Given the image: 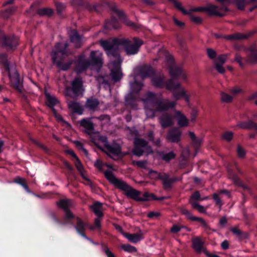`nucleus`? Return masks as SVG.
I'll return each mask as SVG.
<instances>
[{"instance_id":"f257e3e1","label":"nucleus","mask_w":257,"mask_h":257,"mask_svg":"<svg viewBox=\"0 0 257 257\" xmlns=\"http://www.w3.org/2000/svg\"><path fill=\"white\" fill-rule=\"evenodd\" d=\"M100 45L105 52L110 51L114 56H120L118 50L120 47H122L127 55H132L137 54L140 47L143 45L141 40L135 38L133 42L123 38H114L109 40H102L99 41Z\"/></svg>"},{"instance_id":"f03ea898","label":"nucleus","mask_w":257,"mask_h":257,"mask_svg":"<svg viewBox=\"0 0 257 257\" xmlns=\"http://www.w3.org/2000/svg\"><path fill=\"white\" fill-rule=\"evenodd\" d=\"M152 82L153 84L156 87H163L165 86L167 89L172 91L173 96L176 100L179 99L181 97H183L186 103H189L190 95L187 93L186 90L180 83H175L172 79H169L165 82L164 76H157L153 77Z\"/></svg>"},{"instance_id":"7ed1b4c3","label":"nucleus","mask_w":257,"mask_h":257,"mask_svg":"<svg viewBox=\"0 0 257 257\" xmlns=\"http://www.w3.org/2000/svg\"><path fill=\"white\" fill-rule=\"evenodd\" d=\"M104 174L111 184L115 187L123 191L125 195L136 201H140V200H142L141 199V193L140 191L133 188L123 180L116 178L111 171H105L104 172Z\"/></svg>"},{"instance_id":"20e7f679","label":"nucleus","mask_w":257,"mask_h":257,"mask_svg":"<svg viewBox=\"0 0 257 257\" xmlns=\"http://www.w3.org/2000/svg\"><path fill=\"white\" fill-rule=\"evenodd\" d=\"M68 44L58 43L55 47L52 53V57L54 63L61 70H66L70 67L72 61L68 58L67 50Z\"/></svg>"},{"instance_id":"39448f33","label":"nucleus","mask_w":257,"mask_h":257,"mask_svg":"<svg viewBox=\"0 0 257 257\" xmlns=\"http://www.w3.org/2000/svg\"><path fill=\"white\" fill-rule=\"evenodd\" d=\"M248 54L246 58L242 56L243 51L240 50V52L235 55L234 61L237 62L241 68L248 64H257V45H251L247 50Z\"/></svg>"},{"instance_id":"423d86ee","label":"nucleus","mask_w":257,"mask_h":257,"mask_svg":"<svg viewBox=\"0 0 257 257\" xmlns=\"http://www.w3.org/2000/svg\"><path fill=\"white\" fill-rule=\"evenodd\" d=\"M0 62L9 72L11 86L18 92L23 93V86L17 71L15 68L10 70L8 62L5 56H1Z\"/></svg>"},{"instance_id":"0eeeda50","label":"nucleus","mask_w":257,"mask_h":257,"mask_svg":"<svg viewBox=\"0 0 257 257\" xmlns=\"http://www.w3.org/2000/svg\"><path fill=\"white\" fill-rule=\"evenodd\" d=\"M105 53L109 60L108 66L110 70V75L114 81H118L122 77V73L120 68L121 61L120 56H114L108 51L105 52Z\"/></svg>"},{"instance_id":"6e6552de","label":"nucleus","mask_w":257,"mask_h":257,"mask_svg":"<svg viewBox=\"0 0 257 257\" xmlns=\"http://www.w3.org/2000/svg\"><path fill=\"white\" fill-rule=\"evenodd\" d=\"M99 141L103 144L104 146V149H102V151L113 159L115 160L113 157L114 156L125 155V154H122L121 147L119 144L116 143H113L111 144H108L107 139L105 136L100 137L99 138ZM97 146L98 148L101 149V147L100 146L97 145Z\"/></svg>"},{"instance_id":"1a4fd4ad","label":"nucleus","mask_w":257,"mask_h":257,"mask_svg":"<svg viewBox=\"0 0 257 257\" xmlns=\"http://www.w3.org/2000/svg\"><path fill=\"white\" fill-rule=\"evenodd\" d=\"M155 99L156 95L152 92L147 93L142 99L144 105L145 113L148 118L154 117L155 111H157L155 106Z\"/></svg>"},{"instance_id":"9d476101","label":"nucleus","mask_w":257,"mask_h":257,"mask_svg":"<svg viewBox=\"0 0 257 257\" xmlns=\"http://www.w3.org/2000/svg\"><path fill=\"white\" fill-rule=\"evenodd\" d=\"M135 148L133 153L137 156H141L143 154L149 155L152 153L151 148L149 146L146 141L140 139H136L135 140Z\"/></svg>"},{"instance_id":"9b49d317","label":"nucleus","mask_w":257,"mask_h":257,"mask_svg":"<svg viewBox=\"0 0 257 257\" xmlns=\"http://www.w3.org/2000/svg\"><path fill=\"white\" fill-rule=\"evenodd\" d=\"M169 74L173 78L179 79L183 83H187L188 76L187 72L182 67L172 65L169 67Z\"/></svg>"},{"instance_id":"f8f14e48","label":"nucleus","mask_w":257,"mask_h":257,"mask_svg":"<svg viewBox=\"0 0 257 257\" xmlns=\"http://www.w3.org/2000/svg\"><path fill=\"white\" fill-rule=\"evenodd\" d=\"M228 11V8L225 6L218 7L211 4L206 6V12L211 16L223 17Z\"/></svg>"},{"instance_id":"ddd939ff","label":"nucleus","mask_w":257,"mask_h":257,"mask_svg":"<svg viewBox=\"0 0 257 257\" xmlns=\"http://www.w3.org/2000/svg\"><path fill=\"white\" fill-rule=\"evenodd\" d=\"M176 105V103L174 101H169L165 99L162 101H156L155 100V106L156 110L158 111H163L170 108H173Z\"/></svg>"},{"instance_id":"4468645a","label":"nucleus","mask_w":257,"mask_h":257,"mask_svg":"<svg viewBox=\"0 0 257 257\" xmlns=\"http://www.w3.org/2000/svg\"><path fill=\"white\" fill-rule=\"evenodd\" d=\"M90 58L93 65L100 68L103 64L102 53L99 51H92L90 52Z\"/></svg>"},{"instance_id":"2eb2a0df","label":"nucleus","mask_w":257,"mask_h":257,"mask_svg":"<svg viewBox=\"0 0 257 257\" xmlns=\"http://www.w3.org/2000/svg\"><path fill=\"white\" fill-rule=\"evenodd\" d=\"M72 88L75 97H77L79 94H81L84 91L82 79L80 77H76L72 82Z\"/></svg>"},{"instance_id":"dca6fc26","label":"nucleus","mask_w":257,"mask_h":257,"mask_svg":"<svg viewBox=\"0 0 257 257\" xmlns=\"http://www.w3.org/2000/svg\"><path fill=\"white\" fill-rule=\"evenodd\" d=\"M3 45L8 49H13L18 45V39L15 37H3L2 38Z\"/></svg>"},{"instance_id":"f3484780","label":"nucleus","mask_w":257,"mask_h":257,"mask_svg":"<svg viewBox=\"0 0 257 257\" xmlns=\"http://www.w3.org/2000/svg\"><path fill=\"white\" fill-rule=\"evenodd\" d=\"M99 101L97 98L91 97L87 99L85 106L89 110L95 111L99 109Z\"/></svg>"},{"instance_id":"a211bd4d","label":"nucleus","mask_w":257,"mask_h":257,"mask_svg":"<svg viewBox=\"0 0 257 257\" xmlns=\"http://www.w3.org/2000/svg\"><path fill=\"white\" fill-rule=\"evenodd\" d=\"M122 234L130 242L133 243H137L144 238V233L140 229H139L138 232L137 233H127L122 232Z\"/></svg>"},{"instance_id":"6ab92c4d","label":"nucleus","mask_w":257,"mask_h":257,"mask_svg":"<svg viewBox=\"0 0 257 257\" xmlns=\"http://www.w3.org/2000/svg\"><path fill=\"white\" fill-rule=\"evenodd\" d=\"M93 118V117L83 118L79 121L80 125L85 128V131L87 134H91L94 130V124L91 121Z\"/></svg>"},{"instance_id":"aec40b11","label":"nucleus","mask_w":257,"mask_h":257,"mask_svg":"<svg viewBox=\"0 0 257 257\" xmlns=\"http://www.w3.org/2000/svg\"><path fill=\"white\" fill-rule=\"evenodd\" d=\"M181 132L177 128H174L169 131L167 139L172 143H178L180 140Z\"/></svg>"},{"instance_id":"412c9836","label":"nucleus","mask_w":257,"mask_h":257,"mask_svg":"<svg viewBox=\"0 0 257 257\" xmlns=\"http://www.w3.org/2000/svg\"><path fill=\"white\" fill-rule=\"evenodd\" d=\"M91 64L88 59H85L83 56H81L77 62L76 68V71L77 73H81L88 68Z\"/></svg>"},{"instance_id":"4be33fe9","label":"nucleus","mask_w":257,"mask_h":257,"mask_svg":"<svg viewBox=\"0 0 257 257\" xmlns=\"http://www.w3.org/2000/svg\"><path fill=\"white\" fill-rule=\"evenodd\" d=\"M68 98H67V102L68 106L70 109L72 110L74 112H77L80 114H82L83 112V108L80 103L75 101H71L69 99V95L67 93L66 94Z\"/></svg>"},{"instance_id":"5701e85b","label":"nucleus","mask_w":257,"mask_h":257,"mask_svg":"<svg viewBox=\"0 0 257 257\" xmlns=\"http://www.w3.org/2000/svg\"><path fill=\"white\" fill-rule=\"evenodd\" d=\"M45 95L46 97V104L49 107L51 108L52 110L53 109H54V106L60 108L59 101L55 96L51 95L47 92H45Z\"/></svg>"},{"instance_id":"b1692460","label":"nucleus","mask_w":257,"mask_h":257,"mask_svg":"<svg viewBox=\"0 0 257 257\" xmlns=\"http://www.w3.org/2000/svg\"><path fill=\"white\" fill-rule=\"evenodd\" d=\"M162 181V183L163 185V186L165 189H170L172 187V184L179 180H181V178L178 179L176 177H173L172 178H169L168 175H167L166 174H164L162 177H161V179Z\"/></svg>"},{"instance_id":"393cba45","label":"nucleus","mask_w":257,"mask_h":257,"mask_svg":"<svg viewBox=\"0 0 257 257\" xmlns=\"http://www.w3.org/2000/svg\"><path fill=\"white\" fill-rule=\"evenodd\" d=\"M160 124L163 128L168 127L173 125V119L169 114H163L159 117Z\"/></svg>"},{"instance_id":"a878e982","label":"nucleus","mask_w":257,"mask_h":257,"mask_svg":"<svg viewBox=\"0 0 257 257\" xmlns=\"http://www.w3.org/2000/svg\"><path fill=\"white\" fill-rule=\"evenodd\" d=\"M176 117L177 124L180 127H186L188 125L189 120L180 111H176Z\"/></svg>"},{"instance_id":"bb28decb","label":"nucleus","mask_w":257,"mask_h":257,"mask_svg":"<svg viewBox=\"0 0 257 257\" xmlns=\"http://www.w3.org/2000/svg\"><path fill=\"white\" fill-rule=\"evenodd\" d=\"M158 155L163 161L166 162H169L174 159L176 156L173 151L169 152H158Z\"/></svg>"},{"instance_id":"cd10ccee","label":"nucleus","mask_w":257,"mask_h":257,"mask_svg":"<svg viewBox=\"0 0 257 257\" xmlns=\"http://www.w3.org/2000/svg\"><path fill=\"white\" fill-rule=\"evenodd\" d=\"M139 76L144 79L151 76L154 73V71L151 67L148 66H143L140 68Z\"/></svg>"},{"instance_id":"c85d7f7f","label":"nucleus","mask_w":257,"mask_h":257,"mask_svg":"<svg viewBox=\"0 0 257 257\" xmlns=\"http://www.w3.org/2000/svg\"><path fill=\"white\" fill-rule=\"evenodd\" d=\"M94 214L98 217H102V204L98 202H94L90 206Z\"/></svg>"},{"instance_id":"c756f323","label":"nucleus","mask_w":257,"mask_h":257,"mask_svg":"<svg viewBox=\"0 0 257 257\" xmlns=\"http://www.w3.org/2000/svg\"><path fill=\"white\" fill-rule=\"evenodd\" d=\"M237 126L243 129L253 128L257 131V124L251 120L239 122L237 124Z\"/></svg>"},{"instance_id":"7c9ffc66","label":"nucleus","mask_w":257,"mask_h":257,"mask_svg":"<svg viewBox=\"0 0 257 257\" xmlns=\"http://www.w3.org/2000/svg\"><path fill=\"white\" fill-rule=\"evenodd\" d=\"M247 36L241 33H235L229 35L224 36L223 38L228 41H235L247 38Z\"/></svg>"},{"instance_id":"2f4dec72","label":"nucleus","mask_w":257,"mask_h":257,"mask_svg":"<svg viewBox=\"0 0 257 257\" xmlns=\"http://www.w3.org/2000/svg\"><path fill=\"white\" fill-rule=\"evenodd\" d=\"M93 118L98 120V124L101 127L109 124L110 120V116L107 114L101 115L98 117H93Z\"/></svg>"},{"instance_id":"473e14b6","label":"nucleus","mask_w":257,"mask_h":257,"mask_svg":"<svg viewBox=\"0 0 257 257\" xmlns=\"http://www.w3.org/2000/svg\"><path fill=\"white\" fill-rule=\"evenodd\" d=\"M57 205L63 208L64 210L68 209L73 206V203L71 200L69 199H62L57 202Z\"/></svg>"},{"instance_id":"72a5a7b5","label":"nucleus","mask_w":257,"mask_h":257,"mask_svg":"<svg viewBox=\"0 0 257 257\" xmlns=\"http://www.w3.org/2000/svg\"><path fill=\"white\" fill-rule=\"evenodd\" d=\"M70 41L74 44V46L76 48H79L81 45V37L78 34L77 32H73L70 36Z\"/></svg>"},{"instance_id":"f704fd0d","label":"nucleus","mask_w":257,"mask_h":257,"mask_svg":"<svg viewBox=\"0 0 257 257\" xmlns=\"http://www.w3.org/2000/svg\"><path fill=\"white\" fill-rule=\"evenodd\" d=\"M253 0H236L235 4L239 10H243L245 6L250 4Z\"/></svg>"},{"instance_id":"c9c22d12","label":"nucleus","mask_w":257,"mask_h":257,"mask_svg":"<svg viewBox=\"0 0 257 257\" xmlns=\"http://www.w3.org/2000/svg\"><path fill=\"white\" fill-rule=\"evenodd\" d=\"M193 247L197 252H200L202 248L203 243L199 238H194L193 241Z\"/></svg>"},{"instance_id":"e433bc0d","label":"nucleus","mask_w":257,"mask_h":257,"mask_svg":"<svg viewBox=\"0 0 257 257\" xmlns=\"http://www.w3.org/2000/svg\"><path fill=\"white\" fill-rule=\"evenodd\" d=\"M37 13L40 16H50L52 15L53 11L52 9L47 8L40 9L37 11Z\"/></svg>"},{"instance_id":"4c0bfd02","label":"nucleus","mask_w":257,"mask_h":257,"mask_svg":"<svg viewBox=\"0 0 257 257\" xmlns=\"http://www.w3.org/2000/svg\"><path fill=\"white\" fill-rule=\"evenodd\" d=\"M85 224L79 218L77 219V224L76 226V229L77 231L84 236L83 231L85 229Z\"/></svg>"},{"instance_id":"58836bf2","label":"nucleus","mask_w":257,"mask_h":257,"mask_svg":"<svg viewBox=\"0 0 257 257\" xmlns=\"http://www.w3.org/2000/svg\"><path fill=\"white\" fill-rule=\"evenodd\" d=\"M220 99L222 102L228 103L232 101V96L224 92H221L220 93Z\"/></svg>"},{"instance_id":"ea45409f","label":"nucleus","mask_w":257,"mask_h":257,"mask_svg":"<svg viewBox=\"0 0 257 257\" xmlns=\"http://www.w3.org/2000/svg\"><path fill=\"white\" fill-rule=\"evenodd\" d=\"M190 204L194 208L197 209L199 212L201 213H206V208L202 205H201L196 202L190 201Z\"/></svg>"},{"instance_id":"a19ab883","label":"nucleus","mask_w":257,"mask_h":257,"mask_svg":"<svg viewBox=\"0 0 257 257\" xmlns=\"http://www.w3.org/2000/svg\"><path fill=\"white\" fill-rule=\"evenodd\" d=\"M143 85L135 80L131 84V89L133 93L139 92L142 88Z\"/></svg>"},{"instance_id":"79ce46f5","label":"nucleus","mask_w":257,"mask_h":257,"mask_svg":"<svg viewBox=\"0 0 257 257\" xmlns=\"http://www.w3.org/2000/svg\"><path fill=\"white\" fill-rule=\"evenodd\" d=\"M105 27L108 29H116L119 27V25L116 20H113L111 21L106 22L105 24Z\"/></svg>"},{"instance_id":"37998d69","label":"nucleus","mask_w":257,"mask_h":257,"mask_svg":"<svg viewBox=\"0 0 257 257\" xmlns=\"http://www.w3.org/2000/svg\"><path fill=\"white\" fill-rule=\"evenodd\" d=\"M212 197L215 202L216 205L217 206H218L219 210H220L221 207L223 205V203L221 200V195L218 194L217 193H215L213 194Z\"/></svg>"},{"instance_id":"c03bdc74","label":"nucleus","mask_w":257,"mask_h":257,"mask_svg":"<svg viewBox=\"0 0 257 257\" xmlns=\"http://www.w3.org/2000/svg\"><path fill=\"white\" fill-rule=\"evenodd\" d=\"M121 249L128 252H137V249L135 247L128 244H122L120 246Z\"/></svg>"},{"instance_id":"a18cd8bd","label":"nucleus","mask_w":257,"mask_h":257,"mask_svg":"<svg viewBox=\"0 0 257 257\" xmlns=\"http://www.w3.org/2000/svg\"><path fill=\"white\" fill-rule=\"evenodd\" d=\"M229 57V54H225L219 55L214 63H219L221 65H223Z\"/></svg>"},{"instance_id":"49530a36","label":"nucleus","mask_w":257,"mask_h":257,"mask_svg":"<svg viewBox=\"0 0 257 257\" xmlns=\"http://www.w3.org/2000/svg\"><path fill=\"white\" fill-rule=\"evenodd\" d=\"M75 159H76L75 166H76L77 169L80 172V173L81 174L83 178L85 180H87V181L90 182V180L88 179H87V178H86L85 177H84L83 174V167H82L79 160L78 159V158L77 157H76Z\"/></svg>"},{"instance_id":"de8ad7c7","label":"nucleus","mask_w":257,"mask_h":257,"mask_svg":"<svg viewBox=\"0 0 257 257\" xmlns=\"http://www.w3.org/2000/svg\"><path fill=\"white\" fill-rule=\"evenodd\" d=\"M180 211L182 214L186 216V218L188 219L192 220L193 218H194V216L192 215L191 213L189 210H187L185 208L181 207L180 208Z\"/></svg>"},{"instance_id":"09e8293b","label":"nucleus","mask_w":257,"mask_h":257,"mask_svg":"<svg viewBox=\"0 0 257 257\" xmlns=\"http://www.w3.org/2000/svg\"><path fill=\"white\" fill-rule=\"evenodd\" d=\"M149 177L154 180L157 179H161V177H162L163 175H161L160 173L157 172V171L151 170L149 172Z\"/></svg>"},{"instance_id":"8fccbe9b","label":"nucleus","mask_w":257,"mask_h":257,"mask_svg":"<svg viewBox=\"0 0 257 257\" xmlns=\"http://www.w3.org/2000/svg\"><path fill=\"white\" fill-rule=\"evenodd\" d=\"M141 199H142V200H140V201H147L151 199H157V198L155 197L154 194H149L148 192L144 193L143 197H141Z\"/></svg>"},{"instance_id":"3c124183","label":"nucleus","mask_w":257,"mask_h":257,"mask_svg":"<svg viewBox=\"0 0 257 257\" xmlns=\"http://www.w3.org/2000/svg\"><path fill=\"white\" fill-rule=\"evenodd\" d=\"M192 221H198L202 224V226L204 228H209V226H208V224L207 223V222L205 221V220L203 218H202L201 217H198L194 216V218H193V219Z\"/></svg>"},{"instance_id":"603ef678","label":"nucleus","mask_w":257,"mask_h":257,"mask_svg":"<svg viewBox=\"0 0 257 257\" xmlns=\"http://www.w3.org/2000/svg\"><path fill=\"white\" fill-rule=\"evenodd\" d=\"M112 10L120 18H123L124 16L123 12L118 10L115 4H112Z\"/></svg>"},{"instance_id":"864d4df0","label":"nucleus","mask_w":257,"mask_h":257,"mask_svg":"<svg viewBox=\"0 0 257 257\" xmlns=\"http://www.w3.org/2000/svg\"><path fill=\"white\" fill-rule=\"evenodd\" d=\"M237 155L239 158H244L246 154L244 149L240 145H238L236 149Z\"/></svg>"},{"instance_id":"5fc2aeb1","label":"nucleus","mask_w":257,"mask_h":257,"mask_svg":"<svg viewBox=\"0 0 257 257\" xmlns=\"http://www.w3.org/2000/svg\"><path fill=\"white\" fill-rule=\"evenodd\" d=\"M175 6L180 11L182 12V13L184 15H190V12H188V10L187 11L185 10L181 5V4L177 1H176L175 3H174Z\"/></svg>"},{"instance_id":"6e6d98bb","label":"nucleus","mask_w":257,"mask_h":257,"mask_svg":"<svg viewBox=\"0 0 257 257\" xmlns=\"http://www.w3.org/2000/svg\"><path fill=\"white\" fill-rule=\"evenodd\" d=\"M101 217H97L94 220V226H91L90 228L91 229H99L101 227V220H100Z\"/></svg>"},{"instance_id":"4d7b16f0","label":"nucleus","mask_w":257,"mask_h":257,"mask_svg":"<svg viewBox=\"0 0 257 257\" xmlns=\"http://www.w3.org/2000/svg\"><path fill=\"white\" fill-rule=\"evenodd\" d=\"M188 12H190V14H192V12H206V6L205 7H199L196 8H193L189 9Z\"/></svg>"},{"instance_id":"13d9d810","label":"nucleus","mask_w":257,"mask_h":257,"mask_svg":"<svg viewBox=\"0 0 257 257\" xmlns=\"http://www.w3.org/2000/svg\"><path fill=\"white\" fill-rule=\"evenodd\" d=\"M233 137V133L231 132H225L222 135V138L226 141H230Z\"/></svg>"},{"instance_id":"bf43d9fd","label":"nucleus","mask_w":257,"mask_h":257,"mask_svg":"<svg viewBox=\"0 0 257 257\" xmlns=\"http://www.w3.org/2000/svg\"><path fill=\"white\" fill-rule=\"evenodd\" d=\"M200 194L198 191H195L190 197L189 203L190 204V201H194L193 200H200Z\"/></svg>"},{"instance_id":"052dcab7","label":"nucleus","mask_w":257,"mask_h":257,"mask_svg":"<svg viewBox=\"0 0 257 257\" xmlns=\"http://www.w3.org/2000/svg\"><path fill=\"white\" fill-rule=\"evenodd\" d=\"M190 16V20L192 22L196 24H199L202 23V19L200 17H195L192 15H189Z\"/></svg>"},{"instance_id":"680f3d73","label":"nucleus","mask_w":257,"mask_h":257,"mask_svg":"<svg viewBox=\"0 0 257 257\" xmlns=\"http://www.w3.org/2000/svg\"><path fill=\"white\" fill-rule=\"evenodd\" d=\"M206 51L207 55L210 59H213L216 56V53L213 49L208 48Z\"/></svg>"},{"instance_id":"e2e57ef3","label":"nucleus","mask_w":257,"mask_h":257,"mask_svg":"<svg viewBox=\"0 0 257 257\" xmlns=\"http://www.w3.org/2000/svg\"><path fill=\"white\" fill-rule=\"evenodd\" d=\"M215 68L216 70L221 74H223L225 72V69L223 67V65H221L219 63H214Z\"/></svg>"},{"instance_id":"0e129e2a","label":"nucleus","mask_w":257,"mask_h":257,"mask_svg":"<svg viewBox=\"0 0 257 257\" xmlns=\"http://www.w3.org/2000/svg\"><path fill=\"white\" fill-rule=\"evenodd\" d=\"M229 91L233 95H236L239 93H241L242 90L240 88L235 87L230 89Z\"/></svg>"},{"instance_id":"69168bd1","label":"nucleus","mask_w":257,"mask_h":257,"mask_svg":"<svg viewBox=\"0 0 257 257\" xmlns=\"http://www.w3.org/2000/svg\"><path fill=\"white\" fill-rule=\"evenodd\" d=\"M230 231L238 237H240L242 235L241 231L237 227L231 228Z\"/></svg>"},{"instance_id":"338daca9","label":"nucleus","mask_w":257,"mask_h":257,"mask_svg":"<svg viewBox=\"0 0 257 257\" xmlns=\"http://www.w3.org/2000/svg\"><path fill=\"white\" fill-rule=\"evenodd\" d=\"M161 214L159 212L152 211L148 213L147 216L150 218H156L159 217Z\"/></svg>"},{"instance_id":"774afa93","label":"nucleus","mask_w":257,"mask_h":257,"mask_svg":"<svg viewBox=\"0 0 257 257\" xmlns=\"http://www.w3.org/2000/svg\"><path fill=\"white\" fill-rule=\"evenodd\" d=\"M103 251L106 254L107 257H115L114 253L107 247H105L103 248Z\"/></svg>"}]
</instances>
